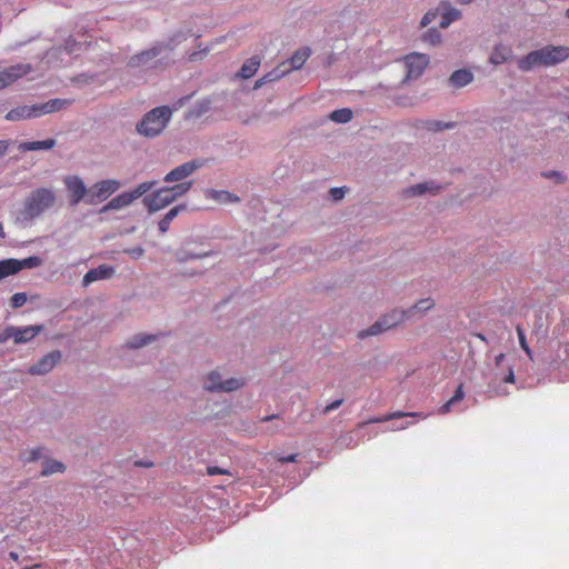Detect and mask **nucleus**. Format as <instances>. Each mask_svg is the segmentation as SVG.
<instances>
[{"instance_id":"1","label":"nucleus","mask_w":569,"mask_h":569,"mask_svg":"<svg viewBox=\"0 0 569 569\" xmlns=\"http://www.w3.org/2000/svg\"><path fill=\"white\" fill-rule=\"evenodd\" d=\"M56 202L57 194L52 188H37L23 200L18 219L22 222H30L52 209Z\"/></svg>"},{"instance_id":"2","label":"nucleus","mask_w":569,"mask_h":569,"mask_svg":"<svg viewBox=\"0 0 569 569\" xmlns=\"http://www.w3.org/2000/svg\"><path fill=\"white\" fill-rule=\"evenodd\" d=\"M569 58V47L567 46H546L533 50L518 61V68L523 71H530L536 67H550L566 61Z\"/></svg>"},{"instance_id":"3","label":"nucleus","mask_w":569,"mask_h":569,"mask_svg":"<svg viewBox=\"0 0 569 569\" xmlns=\"http://www.w3.org/2000/svg\"><path fill=\"white\" fill-rule=\"evenodd\" d=\"M172 111L167 106L152 109L137 124V131L146 137H156L167 127Z\"/></svg>"},{"instance_id":"4","label":"nucleus","mask_w":569,"mask_h":569,"mask_svg":"<svg viewBox=\"0 0 569 569\" xmlns=\"http://www.w3.org/2000/svg\"><path fill=\"white\" fill-rule=\"evenodd\" d=\"M156 181H146L138 184L132 191H127L118 194L112 198L104 207H102L101 212H107L109 210H119L124 207L130 206L134 200L142 197L149 190H151L156 186Z\"/></svg>"},{"instance_id":"5","label":"nucleus","mask_w":569,"mask_h":569,"mask_svg":"<svg viewBox=\"0 0 569 569\" xmlns=\"http://www.w3.org/2000/svg\"><path fill=\"white\" fill-rule=\"evenodd\" d=\"M406 318V311L403 310H392L390 313L382 316L379 320H377L372 326L368 329L359 332L360 338H366L369 336H376L381 332H385L397 325L401 323Z\"/></svg>"},{"instance_id":"6","label":"nucleus","mask_w":569,"mask_h":569,"mask_svg":"<svg viewBox=\"0 0 569 569\" xmlns=\"http://www.w3.org/2000/svg\"><path fill=\"white\" fill-rule=\"evenodd\" d=\"M121 187L120 181L116 179H107L96 182L88 193L86 202L88 204H96L107 200L111 194L117 192Z\"/></svg>"},{"instance_id":"7","label":"nucleus","mask_w":569,"mask_h":569,"mask_svg":"<svg viewBox=\"0 0 569 569\" xmlns=\"http://www.w3.org/2000/svg\"><path fill=\"white\" fill-rule=\"evenodd\" d=\"M243 385V379L230 378L222 380L221 375L218 371H212L207 376L204 388L209 391L230 392L241 388Z\"/></svg>"},{"instance_id":"8","label":"nucleus","mask_w":569,"mask_h":569,"mask_svg":"<svg viewBox=\"0 0 569 569\" xmlns=\"http://www.w3.org/2000/svg\"><path fill=\"white\" fill-rule=\"evenodd\" d=\"M64 184L69 193V201L71 206H77L82 200L86 201L89 190L80 177L68 176L64 178Z\"/></svg>"},{"instance_id":"9","label":"nucleus","mask_w":569,"mask_h":569,"mask_svg":"<svg viewBox=\"0 0 569 569\" xmlns=\"http://www.w3.org/2000/svg\"><path fill=\"white\" fill-rule=\"evenodd\" d=\"M204 164L203 160H192L176 167L164 177L166 182L181 181L187 177L191 176L196 170L200 169Z\"/></svg>"},{"instance_id":"10","label":"nucleus","mask_w":569,"mask_h":569,"mask_svg":"<svg viewBox=\"0 0 569 569\" xmlns=\"http://www.w3.org/2000/svg\"><path fill=\"white\" fill-rule=\"evenodd\" d=\"M171 202H173L172 196H170V191L166 188H161L152 194L143 198V203L149 212L159 211L169 206Z\"/></svg>"},{"instance_id":"11","label":"nucleus","mask_w":569,"mask_h":569,"mask_svg":"<svg viewBox=\"0 0 569 569\" xmlns=\"http://www.w3.org/2000/svg\"><path fill=\"white\" fill-rule=\"evenodd\" d=\"M31 70L32 68L29 63H19L0 71V90L28 74Z\"/></svg>"},{"instance_id":"12","label":"nucleus","mask_w":569,"mask_h":569,"mask_svg":"<svg viewBox=\"0 0 569 569\" xmlns=\"http://www.w3.org/2000/svg\"><path fill=\"white\" fill-rule=\"evenodd\" d=\"M408 69V78H418L429 63V59L423 53H410L405 59Z\"/></svg>"},{"instance_id":"13","label":"nucleus","mask_w":569,"mask_h":569,"mask_svg":"<svg viewBox=\"0 0 569 569\" xmlns=\"http://www.w3.org/2000/svg\"><path fill=\"white\" fill-rule=\"evenodd\" d=\"M60 360L61 352L59 350L51 351L31 366L29 372L31 375H44L51 371Z\"/></svg>"},{"instance_id":"14","label":"nucleus","mask_w":569,"mask_h":569,"mask_svg":"<svg viewBox=\"0 0 569 569\" xmlns=\"http://www.w3.org/2000/svg\"><path fill=\"white\" fill-rule=\"evenodd\" d=\"M114 272V269L107 264H101L98 268L90 269L83 277L82 283L84 287L89 286L90 283L101 280V279H108L110 278Z\"/></svg>"},{"instance_id":"15","label":"nucleus","mask_w":569,"mask_h":569,"mask_svg":"<svg viewBox=\"0 0 569 569\" xmlns=\"http://www.w3.org/2000/svg\"><path fill=\"white\" fill-rule=\"evenodd\" d=\"M39 117L37 104L32 106H20L11 109L7 114L6 119L9 121H19L22 119H30Z\"/></svg>"},{"instance_id":"16","label":"nucleus","mask_w":569,"mask_h":569,"mask_svg":"<svg viewBox=\"0 0 569 569\" xmlns=\"http://www.w3.org/2000/svg\"><path fill=\"white\" fill-rule=\"evenodd\" d=\"M72 103V100L70 99H51L44 103L37 104L38 114L43 116L48 113H52L56 111H60L61 109H64L66 107L70 106Z\"/></svg>"},{"instance_id":"17","label":"nucleus","mask_w":569,"mask_h":569,"mask_svg":"<svg viewBox=\"0 0 569 569\" xmlns=\"http://www.w3.org/2000/svg\"><path fill=\"white\" fill-rule=\"evenodd\" d=\"M288 73V62H280L274 69H272L271 71L266 73L261 79L256 81L254 89L260 88L262 84L267 82L279 80Z\"/></svg>"},{"instance_id":"18","label":"nucleus","mask_w":569,"mask_h":569,"mask_svg":"<svg viewBox=\"0 0 569 569\" xmlns=\"http://www.w3.org/2000/svg\"><path fill=\"white\" fill-rule=\"evenodd\" d=\"M160 52H161V47H153L151 49L141 51L140 53L134 54L129 59L128 66L131 68L140 67V66L144 64L146 62H148L149 60H152L156 57H158L160 54Z\"/></svg>"},{"instance_id":"19","label":"nucleus","mask_w":569,"mask_h":569,"mask_svg":"<svg viewBox=\"0 0 569 569\" xmlns=\"http://www.w3.org/2000/svg\"><path fill=\"white\" fill-rule=\"evenodd\" d=\"M43 330L42 326H28L23 328H17L14 331V343H24L33 339Z\"/></svg>"},{"instance_id":"20","label":"nucleus","mask_w":569,"mask_h":569,"mask_svg":"<svg viewBox=\"0 0 569 569\" xmlns=\"http://www.w3.org/2000/svg\"><path fill=\"white\" fill-rule=\"evenodd\" d=\"M54 146H56V140L50 138V139H46V140H42V141L21 142L18 146V149L21 152H27V151H38V150H50Z\"/></svg>"},{"instance_id":"21","label":"nucleus","mask_w":569,"mask_h":569,"mask_svg":"<svg viewBox=\"0 0 569 569\" xmlns=\"http://www.w3.org/2000/svg\"><path fill=\"white\" fill-rule=\"evenodd\" d=\"M512 57V49L509 46L498 44L493 48L490 54L489 61L492 64H501L508 61Z\"/></svg>"},{"instance_id":"22","label":"nucleus","mask_w":569,"mask_h":569,"mask_svg":"<svg viewBox=\"0 0 569 569\" xmlns=\"http://www.w3.org/2000/svg\"><path fill=\"white\" fill-rule=\"evenodd\" d=\"M310 53L311 51L309 48H302L297 50L289 60L284 61L288 62L289 72H291L292 70L300 69L310 57Z\"/></svg>"},{"instance_id":"23","label":"nucleus","mask_w":569,"mask_h":569,"mask_svg":"<svg viewBox=\"0 0 569 569\" xmlns=\"http://www.w3.org/2000/svg\"><path fill=\"white\" fill-rule=\"evenodd\" d=\"M261 60L258 56H253L246 60L238 72V77L242 79H249L254 76V73L258 71L260 67Z\"/></svg>"},{"instance_id":"24","label":"nucleus","mask_w":569,"mask_h":569,"mask_svg":"<svg viewBox=\"0 0 569 569\" xmlns=\"http://www.w3.org/2000/svg\"><path fill=\"white\" fill-rule=\"evenodd\" d=\"M473 79V74L467 69L456 70L449 81L453 87L461 88L470 83Z\"/></svg>"},{"instance_id":"25","label":"nucleus","mask_w":569,"mask_h":569,"mask_svg":"<svg viewBox=\"0 0 569 569\" xmlns=\"http://www.w3.org/2000/svg\"><path fill=\"white\" fill-rule=\"evenodd\" d=\"M20 271V263L18 259H6L0 261V280L16 274Z\"/></svg>"},{"instance_id":"26","label":"nucleus","mask_w":569,"mask_h":569,"mask_svg":"<svg viewBox=\"0 0 569 569\" xmlns=\"http://www.w3.org/2000/svg\"><path fill=\"white\" fill-rule=\"evenodd\" d=\"M442 7L445 8V11L441 16L440 27L446 29L450 26L451 22L461 18V12L446 3H442Z\"/></svg>"},{"instance_id":"27","label":"nucleus","mask_w":569,"mask_h":569,"mask_svg":"<svg viewBox=\"0 0 569 569\" xmlns=\"http://www.w3.org/2000/svg\"><path fill=\"white\" fill-rule=\"evenodd\" d=\"M186 209V206H176L173 208H171L167 213L166 216L163 217V219H161L158 223V228H159V231L161 233H166L169 228H170V223L171 221L179 214V212H181L182 210Z\"/></svg>"},{"instance_id":"28","label":"nucleus","mask_w":569,"mask_h":569,"mask_svg":"<svg viewBox=\"0 0 569 569\" xmlns=\"http://www.w3.org/2000/svg\"><path fill=\"white\" fill-rule=\"evenodd\" d=\"M403 417H418L420 419H426L428 417V415H425L422 412L395 411V412L388 413L386 416H382L380 418L371 419L370 422H385V421H389L392 419H399V418H403Z\"/></svg>"},{"instance_id":"29","label":"nucleus","mask_w":569,"mask_h":569,"mask_svg":"<svg viewBox=\"0 0 569 569\" xmlns=\"http://www.w3.org/2000/svg\"><path fill=\"white\" fill-rule=\"evenodd\" d=\"M208 197L220 203L238 202L240 200L238 196L224 190H209Z\"/></svg>"},{"instance_id":"30","label":"nucleus","mask_w":569,"mask_h":569,"mask_svg":"<svg viewBox=\"0 0 569 569\" xmlns=\"http://www.w3.org/2000/svg\"><path fill=\"white\" fill-rule=\"evenodd\" d=\"M439 190V187H433V183L431 182H423L415 184L406 190V193L409 196H421L426 192H432L437 193Z\"/></svg>"},{"instance_id":"31","label":"nucleus","mask_w":569,"mask_h":569,"mask_svg":"<svg viewBox=\"0 0 569 569\" xmlns=\"http://www.w3.org/2000/svg\"><path fill=\"white\" fill-rule=\"evenodd\" d=\"M435 307V301L432 298H425L420 299L418 302H416L411 308L405 310L406 311V318L415 312H426Z\"/></svg>"},{"instance_id":"32","label":"nucleus","mask_w":569,"mask_h":569,"mask_svg":"<svg viewBox=\"0 0 569 569\" xmlns=\"http://www.w3.org/2000/svg\"><path fill=\"white\" fill-rule=\"evenodd\" d=\"M352 111L349 108L337 109L329 116L330 120L337 123H347L352 119Z\"/></svg>"},{"instance_id":"33","label":"nucleus","mask_w":569,"mask_h":569,"mask_svg":"<svg viewBox=\"0 0 569 569\" xmlns=\"http://www.w3.org/2000/svg\"><path fill=\"white\" fill-rule=\"evenodd\" d=\"M66 470V467L62 462L57 460H47L43 463V468L41 471L42 476H50L57 472H63Z\"/></svg>"},{"instance_id":"34","label":"nucleus","mask_w":569,"mask_h":569,"mask_svg":"<svg viewBox=\"0 0 569 569\" xmlns=\"http://www.w3.org/2000/svg\"><path fill=\"white\" fill-rule=\"evenodd\" d=\"M191 186L192 181H187L172 187H166V189L170 191V196H172V200L174 201L178 197L186 194Z\"/></svg>"},{"instance_id":"35","label":"nucleus","mask_w":569,"mask_h":569,"mask_svg":"<svg viewBox=\"0 0 569 569\" xmlns=\"http://www.w3.org/2000/svg\"><path fill=\"white\" fill-rule=\"evenodd\" d=\"M153 339H154L153 336H144V335L136 336L128 342V346L130 348H141V347L148 345L149 342H151Z\"/></svg>"},{"instance_id":"36","label":"nucleus","mask_w":569,"mask_h":569,"mask_svg":"<svg viewBox=\"0 0 569 569\" xmlns=\"http://www.w3.org/2000/svg\"><path fill=\"white\" fill-rule=\"evenodd\" d=\"M19 263H20V270L26 269V268L31 269V268H37V267L41 266L42 260L40 257L32 256V257H28L26 259L19 260Z\"/></svg>"},{"instance_id":"37","label":"nucleus","mask_w":569,"mask_h":569,"mask_svg":"<svg viewBox=\"0 0 569 569\" xmlns=\"http://www.w3.org/2000/svg\"><path fill=\"white\" fill-rule=\"evenodd\" d=\"M516 330H517V335H518V338H519V343H520L521 349L526 352V355L530 359H532V351H531L530 347L527 343L523 329L520 326H517Z\"/></svg>"},{"instance_id":"38","label":"nucleus","mask_w":569,"mask_h":569,"mask_svg":"<svg viewBox=\"0 0 569 569\" xmlns=\"http://www.w3.org/2000/svg\"><path fill=\"white\" fill-rule=\"evenodd\" d=\"M423 40L432 46H436V44L440 43L441 34L437 29L431 28L423 36Z\"/></svg>"},{"instance_id":"39","label":"nucleus","mask_w":569,"mask_h":569,"mask_svg":"<svg viewBox=\"0 0 569 569\" xmlns=\"http://www.w3.org/2000/svg\"><path fill=\"white\" fill-rule=\"evenodd\" d=\"M27 302V295L23 292L14 293L11 297L10 305L12 308H20Z\"/></svg>"},{"instance_id":"40","label":"nucleus","mask_w":569,"mask_h":569,"mask_svg":"<svg viewBox=\"0 0 569 569\" xmlns=\"http://www.w3.org/2000/svg\"><path fill=\"white\" fill-rule=\"evenodd\" d=\"M14 331L16 327H7L1 333H0V342L3 343L10 338L14 339Z\"/></svg>"},{"instance_id":"41","label":"nucleus","mask_w":569,"mask_h":569,"mask_svg":"<svg viewBox=\"0 0 569 569\" xmlns=\"http://www.w3.org/2000/svg\"><path fill=\"white\" fill-rule=\"evenodd\" d=\"M451 127H452L451 123H442L440 121H431L428 123V129L432 130V131H440V130L448 129Z\"/></svg>"},{"instance_id":"42","label":"nucleus","mask_w":569,"mask_h":569,"mask_svg":"<svg viewBox=\"0 0 569 569\" xmlns=\"http://www.w3.org/2000/svg\"><path fill=\"white\" fill-rule=\"evenodd\" d=\"M329 193L335 201H339L345 197L346 188H331Z\"/></svg>"},{"instance_id":"43","label":"nucleus","mask_w":569,"mask_h":569,"mask_svg":"<svg viewBox=\"0 0 569 569\" xmlns=\"http://www.w3.org/2000/svg\"><path fill=\"white\" fill-rule=\"evenodd\" d=\"M465 398L463 385H459L455 391V395L450 398V401L455 405Z\"/></svg>"},{"instance_id":"44","label":"nucleus","mask_w":569,"mask_h":569,"mask_svg":"<svg viewBox=\"0 0 569 569\" xmlns=\"http://www.w3.org/2000/svg\"><path fill=\"white\" fill-rule=\"evenodd\" d=\"M437 17V12L429 11L427 12L422 19H421V27H427L429 23H431Z\"/></svg>"},{"instance_id":"45","label":"nucleus","mask_w":569,"mask_h":569,"mask_svg":"<svg viewBox=\"0 0 569 569\" xmlns=\"http://www.w3.org/2000/svg\"><path fill=\"white\" fill-rule=\"evenodd\" d=\"M207 473L210 475V476H214V475H229V471L227 469H222L220 467H217V466H210L207 468Z\"/></svg>"},{"instance_id":"46","label":"nucleus","mask_w":569,"mask_h":569,"mask_svg":"<svg viewBox=\"0 0 569 569\" xmlns=\"http://www.w3.org/2000/svg\"><path fill=\"white\" fill-rule=\"evenodd\" d=\"M343 402V399H338L332 401L331 403L327 405L323 409V413H329L336 409H338Z\"/></svg>"},{"instance_id":"47","label":"nucleus","mask_w":569,"mask_h":569,"mask_svg":"<svg viewBox=\"0 0 569 569\" xmlns=\"http://www.w3.org/2000/svg\"><path fill=\"white\" fill-rule=\"evenodd\" d=\"M78 46L80 47L81 44H80V43H78V42H77L76 40H73V39H68V40L66 41V50H67L69 53H71V54H72V53H76V51H77V47H78Z\"/></svg>"},{"instance_id":"48","label":"nucleus","mask_w":569,"mask_h":569,"mask_svg":"<svg viewBox=\"0 0 569 569\" xmlns=\"http://www.w3.org/2000/svg\"><path fill=\"white\" fill-rule=\"evenodd\" d=\"M42 450L43 449L41 447L30 450V456L27 461H36L40 459L42 457Z\"/></svg>"},{"instance_id":"49","label":"nucleus","mask_w":569,"mask_h":569,"mask_svg":"<svg viewBox=\"0 0 569 569\" xmlns=\"http://www.w3.org/2000/svg\"><path fill=\"white\" fill-rule=\"evenodd\" d=\"M543 177H546V178H555L557 182H563L565 181L563 176L560 172H558V171L545 172Z\"/></svg>"},{"instance_id":"50","label":"nucleus","mask_w":569,"mask_h":569,"mask_svg":"<svg viewBox=\"0 0 569 569\" xmlns=\"http://www.w3.org/2000/svg\"><path fill=\"white\" fill-rule=\"evenodd\" d=\"M297 457H298L297 453H291L289 456H279L277 459H278V461H280L282 463H287V462H296Z\"/></svg>"},{"instance_id":"51","label":"nucleus","mask_w":569,"mask_h":569,"mask_svg":"<svg viewBox=\"0 0 569 569\" xmlns=\"http://www.w3.org/2000/svg\"><path fill=\"white\" fill-rule=\"evenodd\" d=\"M452 406H453V403H452V402L450 401V399H449L446 403H443V405L439 408L438 413H440V415H446V413H448V412L451 410V407H452Z\"/></svg>"},{"instance_id":"52","label":"nucleus","mask_w":569,"mask_h":569,"mask_svg":"<svg viewBox=\"0 0 569 569\" xmlns=\"http://www.w3.org/2000/svg\"><path fill=\"white\" fill-rule=\"evenodd\" d=\"M9 146H10L9 140H0V158L7 153Z\"/></svg>"},{"instance_id":"53","label":"nucleus","mask_w":569,"mask_h":569,"mask_svg":"<svg viewBox=\"0 0 569 569\" xmlns=\"http://www.w3.org/2000/svg\"><path fill=\"white\" fill-rule=\"evenodd\" d=\"M503 380H505V382H508V383L515 382V373H513V369L511 367L509 368L508 375L506 376V378Z\"/></svg>"},{"instance_id":"54","label":"nucleus","mask_w":569,"mask_h":569,"mask_svg":"<svg viewBox=\"0 0 569 569\" xmlns=\"http://www.w3.org/2000/svg\"><path fill=\"white\" fill-rule=\"evenodd\" d=\"M505 359V355L503 353H500L496 357V363L497 366L500 365V362Z\"/></svg>"},{"instance_id":"55","label":"nucleus","mask_w":569,"mask_h":569,"mask_svg":"<svg viewBox=\"0 0 569 569\" xmlns=\"http://www.w3.org/2000/svg\"><path fill=\"white\" fill-rule=\"evenodd\" d=\"M9 557H10L12 560H14V561H17V560L19 559V555H18L17 552H14V551H11V552L9 553Z\"/></svg>"},{"instance_id":"56","label":"nucleus","mask_w":569,"mask_h":569,"mask_svg":"<svg viewBox=\"0 0 569 569\" xmlns=\"http://www.w3.org/2000/svg\"><path fill=\"white\" fill-rule=\"evenodd\" d=\"M198 56H199V53H198V52H193V53H191V54H190L189 59H190L191 61H196V60H197V58H198Z\"/></svg>"},{"instance_id":"57","label":"nucleus","mask_w":569,"mask_h":569,"mask_svg":"<svg viewBox=\"0 0 569 569\" xmlns=\"http://www.w3.org/2000/svg\"><path fill=\"white\" fill-rule=\"evenodd\" d=\"M39 567H40V565H39V563H36V565H33V566H27V567H24V568H22V569H36V568H39Z\"/></svg>"},{"instance_id":"58","label":"nucleus","mask_w":569,"mask_h":569,"mask_svg":"<svg viewBox=\"0 0 569 569\" xmlns=\"http://www.w3.org/2000/svg\"><path fill=\"white\" fill-rule=\"evenodd\" d=\"M133 252H134V254H137V256H141V254L143 253V250H142V249H137V250H134Z\"/></svg>"},{"instance_id":"59","label":"nucleus","mask_w":569,"mask_h":569,"mask_svg":"<svg viewBox=\"0 0 569 569\" xmlns=\"http://www.w3.org/2000/svg\"><path fill=\"white\" fill-rule=\"evenodd\" d=\"M138 465H139V466H144V467H151V466H153V463H152V462H149V463H140V462H139Z\"/></svg>"},{"instance_id":"60","label":"nucleus","mask_w":569,"mask_h":569,"mask_svg":"<svg viewBox=\"0 0 569 569\" xmlns=\"http://www.w3.org/2000/svg\"><path fill=\"white\" fill-rule=\"evenodd\" d=\"M409 425H410V423L408 422V423H406V425L400 426L398 429H406Z\"/></svg>"},{"instance_id":"61","label":"nucleus","mask_w":569,"mask_h":569,"mask_svg":"<svg viewBox=\"0 0 569 569\" xmlns=\"http://www.w3.org/2000/svg\"><path fill=\"white\" fill-rule=\"evenodd\" d=\"M271 418H272V417H266V418H263L262 420H263V421H268V420H270Z\"/></svg>"},{"instance_id":"62","label":"nucleus","mask_w":569,"mask_h":569,"mask_svg":"<svg viewBox=\"0 0 569 569\" xmlns=\"http://www.w3.org/2000/svg\"><path fill=\"white\" fill-rule=\"evenodd\" d=\"M479 339L485 340V336L478 335Z\"/></svg>"},{"instance_id":"63","label":"nucleus","mask_w":569,"mask_h":569,"mask_svg":"<svg viewBox=\"0 0 569 569\" xmlns=\"http://www.w3.org/2000/svg\"><path fill=\"white\" fill-rule=\"evenodd\" d=\"M566 14H567V17L569 18V9L567 10Z\"/></svg>"}]
</instances>
